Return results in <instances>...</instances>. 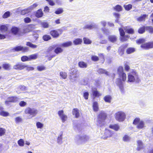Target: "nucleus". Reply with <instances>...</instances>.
<instances>
[{
  "label": "nucleus",
  "instance_id": "f257e3e1",
  "mask_svg": "<svg viewBox=\"0 0 153 153\" xmlns=\"http://www.w3.org/2000/svg\"><path fill=\"white\" fill-rule=\"evenodd\" d=\"M140 80L136 70L132 69L131 71L128 74V82H139Z\"/></svg>",
  "mask_w": 153,
  "mask_h": 153
},
{
  "label": "nucleus",
  "instance_id": "4be33fe9",
  "mask_svg": "<svg viewBox=\"0 0 153 153\" xmlns=\"http://www.w3.org/2000/svg\"><path fill=\"white\" fill-rule=\"evenodd\" d=\"M72 114L75 116V117L76 118H78L80 116L79 111L78 108H76L73 109Z\"/></svg>",
  "mask_w": 153,
  "mask_h": 153
},
{
  "label": "nucleus",
  "instance_id": "13d9d810",
  "mask_svg": "<svg viewBox=\"0 0 153 153\" xmlns=\"http://www.w3.org/2000/svg\"><path fill=\"white\" fill-rule=\"evenodd\" d=\"M18 143L19 146H24V141L23 139H20L18 141Z\"/></svg>",
  "mask_w": 153,
  "mask_h": 153
},
{
  "label": "nucleus",
  "instance_id": "412c9836",
  "mask_svg": "<svg viewBox=\"0 0 153 153\" xmlns=\"http://www.w3.org/2000/svg\"><path fill=\"white\" fill-rule=\"evenodd\" d=\"M108 39L110 42L113 43L115 42L117 40V36L114 35L109 36Z\"/></svg>",
  "mask_w": 153,
  "mask_h": 153
},
{
  "label": "nucleus",
  "instance_id": "6e6d98bb",
  "mask_svg": "<svg viewBox=\"0 0 153 153\" xmlns=\"http://www.w3.org/2000/svg\"><path fill=\"white\" fill-rule=\"evenodd\" d=\"M0 30L2 31H6L8 30V27L5 25H1L0 26Z\"/></svg>",
  "mask_w": 153,
  "mask_h": 153
},
{
  "label": "nucleus",
  "instance_id": "0e129e2a",
  "mask_svg": "<svg viewBox=\"0 0 153 153\" xmlns=\"http://www.w3.org/2000/svg\"><path fill=\"white\" fill-rule=\"evenodd\" d=\"M24 22L26 23H28L30 22L31 21V19L28 17L25 18L24 19Z\"/></svg>",
  "mask_w": 153,
  "mask_h": 153
},
{
  "label": "nucleus",
  "instance_id": "864d4df0",
  "mask_svg": "<svg viewBox=\"0 0 153 153\" xmlns=\"http://www.w3.org/2000/svg\"><path fill=\"white\" fill-rule=\"evenodd\" d=\"M10 16V13L9 11L5 12L2 15V17L4 19H6Z\"/></svg>",
  "mask_w": 153,
  "mask_h": 153
},
{
  "label": "nucleus",
  "instance_id": "9d476101",
  "mask_svg": "<svg viewBox=\"0 0 153 153\" xmlns=\"http://www.w3.org/2000/svg\"><path fill=\"white\" fill-rule=\"evenodd\" d=\"M8 100L5 101V103L8 104L10 102L15 103L18 101V98L16 96H11L7 98Z\"/></svg>",
  "mask_w": 153,
  "mask_h": 153
},
{
  "label": "nucleus",
  "instance_id": "603ef678",
  "mask_svg": "<svg viewBox=\"0 0 153 153\" xmlns=\"http://www.w3.org/2000/svg\"><path fill=\"white\" fill-rule=\"evenodd\" d=\"M83 41L84 44H89L91 43V41L89 39L84 37L83 38Z\"/></svg>",
  "mask_w": 153,
  "mask_h": 153
},
{
  "label": "nucleus",
  "instance_id": "473e14b6",
  "mask_svg": "<svg viewBox=\"0 0 153 153\" xmlns=\"http://www.w3.org/2000/svg\"><path fill=\"white\" fill-rule=\"evenodd\" d=\"M122 7L120 5H117L114 7V9L117 12H120L123 10Z\"/></svg>",
  "mask_w": 153,
  "mask_h": 153
},
{
  "label": "nucleus",
  "instance_id": "a211bd4d",
  "mask_svg": "<svg viewBox=\"0 0 153 153\" xmlns=\"http://www.w3.org/2000/svg\"><path fill=\"white\" fill-rule=\"evenodd\" d=\"M89 139V137L86 135L80 136L79 137V140L81 143H84L88 141Z\"/></svg>",
  "mask_w": 153,
  "mask_h": 153
},
{
  "label": "nucleus",
  "instance_id": "c756f323",
  "mask_svg": "<svg viewBox=\"0 0 153 153\" xmlns=\"http://www.w3.org/2000/svg\"><path fill=\"white\" fill-rule=\"evenodd\" d=\"M92 107L93 110L94 111L97 112L98 111L99 109L98 105L97 102L95 101L93 102Z\"/></svg>",
  "mask_w": 153,
  "mask_h": 153
},
{
  "label": "nucleus",
  "instance_id": "a18cd8bd",
  "mask_svg": "<svg viewBox=\"0 0 153 153\" xmlns=\"http://www.w3.org/2000/svg\"><path fill=\"white\" fill-rule=\"evenodd\" d=\"M37 58V55L36 54H33L29 56V60L31 61L32 60L35 59Z\"/></svg>",
  "mask_w": 153,
  "mask_h": 153
},
{
  "label": "nucleus",
  "instance_id": "7c9ffc66",
  "mask_svg": "<svg viewBox=\"0 0 153 153\" xmlns=\"http://www.w3.org/2000/svg\"><path fill=\"white\" fill-rule=\"evenodd\" d=\"M103 99L105 102L110 103L112 100V97L110 95H107L104 97Z\"/></svg>",
  "mask_w": 153,
  "mask_h": 153
},
{
  "label": "nucleus",
  "instance_id": "6ab92c4d",
  "mask_svg": "<svg viewBox=\"0 0 153 153\" xmlns=\"http://www.w3.org/2000/svg\"><path fill=\"white\" fill-rule=\"evenodd\" d=\"M92 94L94 98L99 97L102 95V94L97 90V88H94V90L92 91Z\"/></svg>",
  "mask_w": 153,
  "mask_h": 153
},
{
  "label": "nucleus",
  "instance_id": "052dcab7",
  "mask_svg": "<svg viewBox=\"0 0 153 153\" xmlns=\"http://www.w3.org/2000/svg\"><path fill=\"white\" fill-rule=\"evenodd\" d=\"M36 126L37 128H41L43 127L44 125L40 122H37L36 123Z\"/></svg>",
  "mask_w": 153,
  "mask_h": 153
},
{
  "label": "nucleus",
  "instance_id": "cd10ccee",
  "mask_svg": "<svg viewBox=\"0 0 153 153\" xmlns=\"http://www.w3.org/2000/svg\"><path fill=\"white\" fill-rule=\"evenodd\" d=\"M147 16V15L146 14L141 15V16L137 19V20L139 22L145 21V18Z\"/></svg>",
  "mask_w": 153,
  "mask_h": 153
},
{
  "label": "nucleus",
  "instance_id": "3c124183",
  "mask_svg": "<svg viewBox=\"0 0 153 153\" xmlns=\"http://www.w3.org/2000/svg\"><path fill=\"white\" fill-rule=\"evenodd\" d=\"M37 70L39 71H42L46 69V67L44 65H39L37 67Z\"/></svg>",
  "mask_w": 153,
  "mask_h": 153
},
{
  "label": "nucleus",
  "instance_id": "4468645a",
  "mask_svg": "<svg viewBox=\"0 0 153 153\" xmlns=\"http://www.w3.org/2000/svg\"><path fill=\"white\" fill-rule=\"evenodd\" d=\"M20 29L15 26L12 27L10 30V32L13 35H16L19 33Z\"/></svg>",
  "mask_w": 153,
  "mask_h": 153
},
{
  "label": "nucleus",
  "instance_id": "f704fd0d",
  "mask_svg": "<svg viewBox=\"0 0 153 153\" xmlns=\"http://www.w3.org/2000/svg\"><path fill=\"white\" fill-rule=\"evenodd\" d=\"M144 126V123L143 120H141L137 124V127L139 129H141L143 128Z\"/></svg>",
  "mask_w": 153,
  "mask_h": 153
},
{
  "label": "nucleus",
  "instance_id": "e433bc0d",
  "mask_svg": "<svg viewBox=\"0 0 153 153\" xmlns=\"http://www.w3.org/2000/svg\"><path fill=\"white\" fill-rule=\"evenodd\" d=\"M60 76L63 79H66L67 76V73L65 71H61L59 73Z\"/></svg>",
  "mask_w": 153,
  "mask_h": 153
},
{
  "label": "nucleus",
  "instance_id": "338daca9",
  "mask_svg": "<svg viewBox=\"0 0 153 153\" xmlns=\"http://www.w3.org/2000/svg\"><path fill=\"white\" fill-rule=\"evenodd\" d=\"M19 104L20 106L23 107L26 105L27 103L24 101H22L20 102Z\"/></svg>",
  "mask_w": 153,
  "mask_h": 153
},
{
  "label": "nucleus",
  "instance_id": "c85d7f7f",
  "mask_svg": "<svg viewBox=\"0 0 153 153\" xmlns=\"http://www.w3.org/2000/svg\"><path fill=\"white\" fill-rule=\"evenodd\" d=\"M43 14L42 10L41 9H39L36 11L35 16L36 17L39 18L42 17L43 16Z\"/></svg>",
  "mask_w": 153,
  "mask_h": 153
},
{
  "label": "nucleus",
  "instance_id": "58836bf2",
  "mask_svg": "<svg viewBox=\"0 0 153 153\" xmlns=\"http://www.w3.org/2000/svg\"><path fill=\"white\" fill-rule=\"evenodd\" d=\"M26 45L27 46H29L30 47L33 49H34L37 48V46L36 45L33 44L30 42H27Z\"/></svg>",
  "mask_w": 153,
  "mask_h": 153
},
{
  "label": "nucleus",
  "instance_id": "49530a36",
  "mask_svg": "<svg viewBox=\"0 0 153 153\" xmlns=\"http://www.w3.org/2000/svg\"><path fill=\"white\" fill-rule=\"evenodd\" d=\"M146 30L150 33H153V27L152 26L146 27Z\"/></svg>",
  "mask_w": 153,
  "mask_h": 153
},
{
  "label": "nucleus",
  "instance_id": "72a5a7b5",
  "mask_svg": "<svg viewBox=\"0 0 153 153\" xmlns=\"http://www.w3.org/2000/svg\"><path fill=\"white\" fill-rule=\"evenodd\" d=\"M72 45V42L71 41H68L62 43L61 46L63 47H68L71 46Z\"/></svg>",
  "mask_w": 153,
  "mask_h": 153
},
{
  "label": "nucleus",
  "instance_id": "5701e85b",
  "mask_svg": "<svg viewBox=\"0 0 153 153\" xmlns=\"http://www.w3.org/2000/svg\"><path fill=\"white\" fill-rule=\"evenodd\" d=\"M109 128L115 131H118L120 129V126L118 124H111L109 126Z\"/></svg>",
  "mask_w": 153,
  "mask_h": 153
},
{
  "label": "nucleus",
  "instance_id": "c03bdc74",
  "mask_svg": "<svg viewBox=\"0 0 153 153\" xmlns=\"http://www.w3.org/2000/svg\"><path fill=\"white\" fill-rule=\"evenodd\" d=\"M82 42V40L80 39H75L73 41V43L75 45L80 44Z\"/></svg>",
  "mask_w": 153,
  "mask_h": 153
},
{
  "label": "nucleus",
  "instance_id": "09e8293b",
  "mask_svg": "<svg viewBox=\"0 0 153 153\" xmlns=\"http://www.w3.org/2000/svg\"><path fill=\"white\" fill-rule=\"evenodd\" d=\"M98 56L99 59L102 63H103L105 61V57L103 54L100 53L98 54Z\"/></svg>",
  "mask_w": 153,
  "mask_h": 153
},
{
  "label": "nucleus",
  "instance_id": "0eeeda50",
  "mask_svg": "<svg viewBox=\"0 0 153 153\" xmlns=\"http://www.w3.org/2000/svg\"><path fill=\"white\" fill-rule=\"evenodd\" d=\"M119 31L120 34V40L121 41L124 42L127 41L130 36L128 35H125V32L123 29L120 27L119 28Z\"/></svg>",
  "mask_w": 153,
  "mask_h": 153
},
{
  "label": "nucleus",
  "instance_id": "6e6552de",
  "mask_svg": "<svg viewBox=\"0 0 153 153\" xmlns=\"http://www.w3.org/2000/svg\"><path fill=\"white\" fill-rule=\"evenodd\" d=\"M140 47L144 50H149L153 48V42H149L143 43L140 46Z\"/></svg>",
  "mask_w": 153,
  "mask_h": 153
},
{
  "label": "nucleus",
  "instance_id": "e2e57ef3",
  "mask_svg": "<svg viewBox=\"0 0 153 153\" xmlns=\"http://www.w3.org/2000/svg\"><path fill=\"white\" fill-rule=\"evenodd\" d=\"M140 119L139 118H136L133 122V124L135 125L137 124L140 122Z\"/></svg>",
  "mask_w": 153,
  "mask_h": 153
},
{
  "label": "nucleus",
  "instance_id": "7ed1b4c3",
  "mask_svg": "<svg viewBox=\"0 0 153 153\" xmlns=\"http://www.w3.org/2000/svg\"><path fill=\"white\" fill-rule=\"evenodd\" d=\"M38 113V110L34 108L27 107L24 110L25 114L31 116L32 117L36 116Z\"/></svg>",
  "mask_w": 153,
  "mask_h": 153
},
{
  "label": "nucleus",
  "instance_id": "680f3d73",
  "mask_svg": "<svg viewBox=\"0 0 153 153\" xmlns=\"http://www.w3.org/2000/svg\"><path fill=\"white\" fill-rule=\"evenodd\" d=\"M62 133H61L59 136L57 138V142L58 143H61L62 141Z\"/></svg>",
  "mask_w": 153,
  "mask_h": 153
},
{
  "label": "nucleus",
  "instance_id": "1a4fd4ad",
  "mask_svg": "<svg viewBox=\"0 0 153 153\" xmlns=\"http://www.w3.org/2000/svg\"><path fill=\"white\" fill-rule=\"evenodd\" d=\"M113 134V131L111 130L106 129L102 136L104 139H106L108 138L111 137Z\"/></svg>",
  "mask_w": 153,
  "mask_h": 153
},
{
  "label": "nucleus",
  "instance_id": "c9c22d12",
  "mask_svg": "<svg viewBox=\"0 0 153 153\" xmlns=\"http://www.w3.org/2000/svg\"><path fill=\"white\" fill-rule=\"evenodd\" d=\"M146 30V27L143 26L140 27L138 30V32L140 34H143L144 33Z\"/></svg>",
  "mask_w": 153,
  "mask_h": 153
},
{
  "label": "nucleus",
  "instance_id": "423d86ee",
  "mask_svg": "<svg viewBox=\"0 0 153 153\" xmlns=\"http://www.w3.org/2000/svg\"><path fill=\"white\" fill-rule=\"evenodd\" d=\"M63 32V30L61 29H53L50 31V34L53 38H57L62 34Z\"/></svg>",
  "mask_w": 153,
  "mask_h": 153
},
{
  "label": "nucleus",
  "instance_id": "2f4dec72",
  "mask_svg": "<svg viewBox=\"0 0 153 153\" xmlns=\"http://www.w3.org/2000/svg\"><path fill=\"white\" fill-rule=\"evenodd\" d=\"M137 143V150L139 151L143 148V143L140 140H138Z\"/></svg>",
  "mask_w": 153,
  "mask_h": 153
},
{
  "label": "nucleus",
  "instance_id": "de8ad7c7",
  "mask_svg": "<svg viewBox=\"0 0 153 153\" xmlns=\"http://www.w3.org/2000/svg\"><path fill=\"white\" fill-rule=\"evenodd\" d=\"M6 130L4 128H0V137H1L4 135L6 133Z\"/></svg>",
  "mask_w": 153,
  "mask_h": 153
},
{
  "label": "nucleus",
  "instance_id": "5fc2aeb1",
  "mask_svg": "<svg viewBox=\"0 0 153 153\" xmlns=\"http://www.w3.org/2000/svg\"><path fill=\"white\" fill-rule=\"evenodd\" d=\"M91 60L93 61H97L99 60V57L95 55H92L91 57Z\"/></svg>",
  "mask_w": 153,
  "mask_h": 153
},
{
  "label": "nucleus",
  "instance_id": "9b49d317",
  "mask_svg": "<svg viewBox=\"0 0 153 153\" xmlns=\"http://www.w3.org/2000/svg\"><path fill=\"white\" fill-rule=\"evenodd\" d=\"M26 67L24 63L18 62L13 66V68L17 70H21L25 68Z\"/></svg>",
  "mask_w": 153,
  "mask_h": 153
},
{
  "label": "nucleus",
  "instance_id": "aec40b11",
  "mask_svg": "<svg viewBox=\"0 0 153 153\" xmlns=\"http://www.w3.org/2000/svg\"><path fill=\"white\" fill-rule=\"evenodd\" d=\"M32 9L30 7H28L21 11L20 14L22 15H24L28 14L31 12Z\"/></svg>",
  "mask_w": 153,
  "mask_h": 153
},
{
  "label": "nucleus",
  "instance_id": "69168bd1",
  "mask_svg": "<svg viewBox=\"0 0 153 153\" xmlns=\"http://www.w3.org/2000/svg\"><path fill=\"white\" fill-rule=\"evenodd\" d=\"M145 42L144 39H140L137 40L136 43L138 44H140L144 43Z\"/></svg>",
  "mask_w": 153,
  "mask_h": 153
},
{
  "label": "nucleus",
  "instance_id": "4d7b16f0",
  "mask_svg": "<svg viewBox=\"0 0 153 153\" xmlns=\"http://www.w3.org/2000/svg\"><path fill=\"white\" fill-rule=\"evenodd\" d=\"M21 60L23 62H25L26 61H29V56H23L21 58Z\"/></svg>",
  "mask_w": 153,
  "mask_h": 153
},
{
  "label": "nucleus",
  "instance_id": "b1692460",
  "mask_svg": "<svg viewBox=\"0 0 153 153\" xmlns=\"http://www.w3.org/2000/svg\"><path fill=\"white\" fill-rule=\"evenodd\" d=\"M63 51V49L60 47H56L55 48L54 50V53L56 54H58L61 53Z\"/></svg>",
  "mask_w": 153,
  "mask_h": 153
},
{
  "label": "nucleus",
  "instance_id": "37998d69",
  "mask_svg": "<svg viewBox=\"0 0 153 153\" xmlns=\"http://www.w3.org/2000/svg\"><path fill=\"white\" fill-rule=\"evenodd\" d=\"M9 115V113L4 111H0V115L4 117L8 116Z\"/></svg>",
  "mask_w": 153,
  "mask_h": 153
},
{
  "label": "nucleus",
  "instance_id": "39448f33",
  "mask_svg": "<svg viewBox=\"0 0 153 153\" xmlns=\"http://www.w3.org/2000/svg\"><path fill=\"white\" fill-rule=\"evenodd\" d=\"M114 117L119 122H122L126 118V115L124 112L118 111L115 114Z\"/></svg>",
  "mask_w": 153,
  "mask_h": 153
},
{
  "label": "nucleus",
  "instance_id": "8fccbe9b",
  "mask_svg": "<svg viewBox=\"0 0 153 153\" xmlns=\"http://www.w3.org/2000/svg\"><path fill=\"white\" fill-rule=\"evenodd\" d=\"M123 140L124 142H129L130 140V137L128 135L126 134L123 137Z\"/></svg>",
  "mask_w": 153,
  "mask_h": 153
},
{
  "label": "nucleus",
  "instance_id": "bb28decb",
  "mask_svg": "<svg viewBox=\"0 0 153 153\" xmlns=\"http://www.w3.org/2000/svg\"><path fill=\"white\" fill-rule=\"evenodd\" d=\"M136 51L135 48L134 47H129L127 49L126 53L128 54H130L134 53Z\"/></svg>",
  "mask_w": 153,
  "mask_h": 153
},
{
  "label": "nucleus",
  "instance_id": "f8f14e48",
  "mask_svg": "<svg viewBox=\"0 0 153 153\" xmlns=\"http://www.w3.org/2000/svg\"><path fill=\"white\" fill-rule=\"evenodd\" d=\"M58 114L63 122H64L67 120V116L66 115L64 114L63 110L59 111Z\"/></svg>",
  "mask_w": 153,
  "mask_h": 153
},
{
  "label": "nucleus",
  "instance_id": "ddd939ff",
  "mask_svg": "<svg viewBox=\"0 0 153 153\" xmlns=\"http://www.w3.org/2000/svg\"><path fill=\"white\" fill-rule=\"evenodd\" d=\"M127 46L128 45L126 44L125 45H122L119 47L118 52L120 55L121 56L124 54L125 50Z\"/></svg>",
  "mask_w": 153,
  "mask_h": 153
},
{
  "label": "nucleus",
  "instance_id": "dca6fc26",
  "mask_svg": "<svg viewBox=\"0 0 153 153\" xmlns=\"http://www.w3.org/2000/svg\"><path fill=\"white\" fill-rule=\"evenodd\" d=\"M13 49L16 51H22L24 52H26L28 51V48L27 47H23L21 46H19L15 47L13 48Z\"/></svg>",
  "mask_w": 153,
  "mask_h": 153
},
{
  "label": "nucleus",
  "instance_id": "a19ab883",
  "mask_svg": "<svg viewBox=\"0 0 153 153\" xmlns=\"http://www.w3.org/2000/svg\"><path fill=\"white\" fill-rule=\"evenodd\" d=\"M56 46H57V45H53L50 46L47 49V52L49 53L52 51L54 50V49L56 47Z\"/></svg>",
  "mask_w": 153,
  "mask_h": 153
},
{
  "label": "nucleus",
  "instance_id": "a878e982",
  "mask_svg": "<svg viewBox=\"0 0 153 153\" xmlns=\"http://www.w3.org/2000/svg\"><path fill=\"white\" fill-rule=\"evenodd\" d=\"M2 67L5 70L9 71L11 69V65L8 63H4L2 64Z\"/></svg>",
  "mask_w": 153,
  "mask_h": 153
},
{
  "label": "nucleus",
  "instance_id": "393cba45",
  "mask_svg": "<svg viewBox=\"0 0 153 153\" xmlns=\"http://www.w3.org/2000/svg\"><path fill=\"white\" fill-rule=\"evenodd\" d=\"M78 65L81 68H86L88 66L87 64L82 61H79L78 63Z\"/></svg>",
  "mask_w": 153,
  "mask_h": 153
},
{
  "label": "nucleus",
  "instance_id": "774afa93",
  "mask_svg": "<svg viewBox=\"0 0 153 153\" xmlns=\"http://www.w3.org/2000/svg\"><path fill=\"white\" fill-rule=\"evenodd\" d=\"M124 67L125 71L127 72L130 69V66L126 64L124 65Z\"/></svg>",
  "mask_w": 153,
  "mask_h": 153
},
{
  "label": "nucleus",
  "instance_id": "2eb2a0df",
  "mask_svg": "<svg viewBox=\"0 0 153 153\" xmlns=\"http://www.w3.org/2000/svg\"><path fill=\"white\" fill-rule=\"evenodd\" d=\"M124 29L126 33L132 35L135 33L134 29L129 26H126L124 27Z\"/></svg>",
  "mask_w": 153,
  "mask_h": 153
},
{
  "label": "nucleus",
  "instance_id": "f03ea898",
  "mask_svg": "<svg viewBox=\"0 0 153 153\" xmlns=\"http://www.w3.org/2000/svg\"><path fill=\"white\" fill-rule=\"evenodd\" d=\"M119 78H117L116 81V83L118 86L121 91L123 92L124 90L123 83V82H125L126 79V74L123 73L119 75Z\"/></svg>",
  "mask_w": 153,
  "mask_h": 153
},
{
  "label": "nucleus",
  "instance_id": "20e7f679",
  "mask_svg": "<svg viewBox=\"0 0 153 153\" xmlns=\"http://www.w3.org/2000/svg\"><path fill=\"white\" fill-rule=\"evenodd\" d=\"M107 117V114L104 111H101L98 115L97 122L99 124L103 123Z\"/></svg>",
  "mask_w": 153,
  "mask_h": 153
},
{
  "label": "nucleus",
  "instance_id": "79ce46f5",
  "mask_svg": "<svg viewBox=\"0 0 153 153\" xmlns=\"http://www.w3.org/2000/svg\"><path fill=\"white\" fill-rule=\"evenodd\" d=\"M42 39L44 41H47L51 39V38L50 35L45 34L43 36Z\"/></svg>",
  "mask_w": 153,
  "mask_h": 153
},
{
  "label": "nucleus",
  "instance_id": "f3484780",
  "mask_svg": "<svg viewBox=\"0 0 153 153\" xmlns=\"http://www.w3.org/2000/svg\"><path fill=\"white\" fill-rule=\"evenodd\" d=\"M34 29V25L33 24H30L26 26L24 29L25 33H28Z\"/></svg>",
  "mask_w": 153,
  "mask_h": 153
},
{
  "label": "nucleus",
  "instance_id": "bf43d9fd",
  "mask_svg": "<svg viewBox=\"0 0 153 153\" xmlns=\"http://www.w3.org/2000/svg\"><path fill=\"white\" fill-rule=\"evenodd\" d=\"M63 12V10L62 8H59L55 12V13L56 14H59L62 13Z\"/></svg>",
  "mask_w": 153,
  "mask_h": 153
},
{
  "label": "nucleus",
  "instance_id": "ea45409f",
  "mask_svg": "<svg viewBox=\"0 0 153 153\" xmlns=\"http://www.w3.org/2000/svg\"><path fill=\"white\" fill-rule=\"evenodd\" d=\"M123 7L126 10L129 11L132 8V5L131 4H124L123 5Z\"/></svg>",
  "mask_w": 153,
  "mask_h": 153
},
{
  "label": "nucleus",
  "instance_id": "4c0bfd02",
  "mask_svg": "<svg viewBox=\"0 0 153 153\" xmlns=\"http://www.w3.org/2000/svg\"><path fill=\"white\" fill-rule=\"evenodd\" d=\"M123 73H124L123 70V68L122 66H119L117 70V73L118 75L122 74Z\"/></svg>",
  "mask_w": 153,
  "mask_h": 153
}]
</instances>
